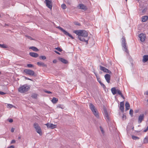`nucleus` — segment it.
<instances>
[{
    "label": "nucleus",
    "instance_id": "nucleus-1",
    "mask_svg": "<svg viewBox=\"0 0 148 148\" xmlns=\"http://www.w3.org/2000/svg\"><path fill=\"white\" fill-rule=\"evenodd\" d=\"M30 86L27 84H24L20 86L18 88V91L21 93H25L28 91L30 89Z\"/></svg>",
    "mask_w": 148,
    "mask_h": 148
},
{
    "label": "nucleus",
    "instance_id": "nucleus-2",
    "mask_svg": "<svg viewBox=\"0 0 148 148\" xmlns=\"http://www.w3.org/2000/svg\"><path fill=\"white\" fill-rule=\"evenodd\" d=\"M90 108L94 115L97 118H99V115L97 110L96 109L95 106L92 103L89 104Z\"/></svg>",
    "mask_w": 148,
    "mask_h": 148
},
{
    "label": "nucleus",
    "instance_id": "nucleus-3",
    "mask_svg": "<svg viewBox=\"0 0 148 148\" xmlns=\"http://www.w3.org/2000/svg\"><path fill=\"white\" fill-rule=\"evenodd\" d=\"M34 127L36 130V132L39 134L40 135H42V133L40 127L36 123H35L34 124Z\"/></svg>",
    "mask_w": 148,
    "mask_h": 148
},
{
    "label": "nucleus",
    "instance_id": "nucleus-4",
    "mask_svg": "<svg viewBox=\"0 0 148 148\" xmlns=\"http://www.w3.org/2000/svg\"><path fill=\"white\" fill-rule=\"evenodd\" d=\"M122 46L124 49V51L127 53H128V51L126 46V41L125 38L123 36L122 38Z\"/></svg>",
    "mask_w": 148,
    "mask_h": 148
},
{
    "label": "nucleus",
    "instance_id": "nucleus-5",
    "mask_svg": "<svg viewBox=\"0 0 148 148\" xmlns=\"http://www.w3.org/2000/svg\"><path fill=\"white\" fill-rule=\"evenodd\" d=\"M23 72L27 75L34 76H36V74H35L34 71L30 69H25L24 70Z\"/></svg>",
    "mask_w": 148,
    "mask_h": 148
},
{
    "label": "nucleus",
    "instance_id": "nucleus-6",
    "mask_svg": "<svg viewBox=\"0 0 148 148\" xmlns=\"http://www.w3.org/2000/svg\"><path fill=\"white\" fill-rule=\"evenodd\" d=\"M47 6L50 10L52 9V2L51 0H46L45 1Z\"/></svg>",
    "mask_w": 148,
    "mask_h": 148
},
{
    "label": "nucleus",
    "instance_id": "nucleus-7",
    "mask_svg": "<svg viewBox=\"0 0 148 148\" xmlns=\"http://www.w3.org/2000/svg\"><path fill=\"white\" fill-rule=\"evenodd\" d=\"M103 110L104 113V116L107 119V122H108L110 121V119L108 116V113L107 112L106 109L105 107H103Z\"/></svg>",
    "mask_w": 148,
    "mask_h": 148
},
{
    "label": "nucleus",
    "instance_id": "nucleus-8",
    "mask_svg": "<svg viewBox=\"0 0 148 148\" xmlns=\"http://www.w3.org/2000/svg\"><path fill=\"white\" fill-rule=\"evenodd\" d=\"M78 38L82 41L85 42L87 44L88 43V41L89 40V37H84L81 36H79Z\"/></svg>",
    "mask_w": 148,
    "mask_h": 148
},
{
    "label": "nucleus",
    "instance_id": "nucleus-9",
    "mask_svg": "<svg viewBox=\"0 0 148 148\" xmlns=\"http://www.w3.org/2000/svg\"><path fill=\"white\" fill-rule=\"evenodd\" d=\"M99 67L100 70L104 72L108 73L110 74L111 73V72L110 71L108 70V69L106 68L105 67H104L101 65L99 66Z\"/></svg>",
    "mask_w": 148,
    "mask_h": 148
},
{
    "label": "nucleus",
    "instance_id": "nucleus-10",
    "mask_svg": "<svg viewBox=\"0 0 148 148\" xmlns=\"http://www.w3.org/2000/svg\"><path fill=\"white\" fill-rule=\"evenodd\" d=\"M48 128H51V129H53L56 128V125H54L52 123H48L45 124Z\"/></svg>",
    "mask_w": 148,
    "mask_h": 148
},
{
    "label": "nucleus",
    "instance_id": "nucleus-11",
    "mask_svg": "<svg viewBox=\"0 0 148 148\" xmlns=\"http://www.w3.org/2000/svg\"><path fill=\"white\" fill-rule=\"evenodd\" d=\"M79 9L84 10H86L87 9V7L86 6L82 4H79L78 6Z\"/></svg>",
    "mask_w": 148,
    "mask_h": 148
},
{
    "label": "nucleus",
    "instance_id": "nucleus-12",
    "mask_svg": "<svg viewBox=\"0 0 148 148\" xmlns=\"http://www.w3.org/2000/svg\"><path fill=\"white\" fill-rule=\"evenodd\" d=\"M140 38V40L143 42L145 41V35L143 34H141L138 36Z\"/></svg>",
    "mask_w": 148,
    "mask_h": 148
},
{
    "label": "nucleus",
    "instance_id": "nucleus-13",
    "mask_svg": "<svg viewBox=\"0 0 148 148\" xmlns=\"http://www.w3.org/2000/svg\"><path fill=\"white\" fill-rule=\"evenodd\" d=\"M81 34L80 35V36L84 37H88V33L85 30H82L81 31Z\"/></svg>",
    "mask_w": 148,
    "mask_h": 148
},
{
    "label": "nucleus",
    "instance_id": "nucleus-14",
    "mask_svg": "<svg viewBox=\"0 0 148 148\" xmlns=\"http://www.w3.org/2000/svg\"><path fill=\"white\" fill-rule=\"evenodd\" d=\"M124 103L123 101L121 102L120 103L119 109L122 113L124 112Z\"/></svg>",
    "mask_w": 148,
    "mask_h": 148
},
{
    "label": "nucleus",
    "instance_id": "nucleus-15",
    "mask_svg": "<svg viewBox=\"0 0 148 148\" xmlns=\"http://www.w3.org/2000/svg\"><path fill=\"white\" fill-rule=\"evenodd\" d=\"M144 118V114H142L139 116L138 119V123H140L143 119Z\"/></svg>",
    "mask_w": 148,
    "mask_h": 148
},
{
    "label": "nucleus",
    "instance_id": "nucleus-16",
    "mask_svg": "<svg viewBox=\"0 0 148 148\" xmlns=\"http://www.w3.org/2000/svg\"><path fill=\"white\" fill-rule=\"evenodd\" d=\"M105 78L108 83L110 82V76L109 74H107L105 75Z\"/></svg>",
    "mask_w": 148,
    "mask_h": 148
},
{
    "label": "nucleus",
    "instance_id": "nucleus-17",
    "mask_svg": "<svg viewBox=\"0 0 148 148\" xmlns=\"http://www.w3.org/2000/svg\"><path fill=\"white\" fill-rule=\"evenodd\" d=\"M29 55L35 58L37 57L38 56V55L37 53L34 52H30Z\"/></svg>",
    "mask_w": 148,
    "mask_h": 148
},
{
    "label": "nucleus",
    "instance_id": "nucleus-18",
    "mask_svg": "<svg viewBox=\"0 0 148 148\" xmlns=\"http://www.w3.org/2000/svg\"><path fill=\"white\" fill-rule=\"evenodd\" d=\"M82 30H76L74 31L73 32L77 35H78V38L80 36V34H81Z\"/></svg>",
    "mask_w": 148,
    "mask_h": 148
},
{
    "label": "nucleus",
    "instance_id": "nucleus-19",
    "mask_svg": "<svg viewBox=\"0 0 148 148\" xmlns=\"http://www.w3.org/2000/svg\"><path fill=\"white\" fill-rule=\"evenodd\" d=\"M148 60V55H145L143 56V62H145Z\"/></svg>",
    "mask_w": 148,
    "mask_h": 148
},
{
    "label": "nucleus",
    "instance_id": "nucleus-20",
    "mask_svg": "<svg viewBox=\"0 0 148 148\" xmlns=\"http://www.w3.org/2000/svg\"><path fill=\"white\" fill-rule=\"evenodd\" d=\"M59 60L63 63L65 64H66L68 63V62L66 60L62 58H59Z\"/></svg>",
    "mask_w": 148,
    "mask_h": 148
},
{
    "label": "nucleus",
    "instance_id": "nucleus-21",
    "mask_svg": "<svg viewBox=\"0 0 148 148\" xmlns=\"http://www.w3.org/2000/svg\"><path fill=\"white\" fill-rule=\"evenodd\" d=\"M117 90L116 89L115 87L112 88L111 89V92L113 95H115L117 93Z\"/></svg>",
    "mask_w": 148,
    "mask_h": 148
},
{
    "label": "nucleus",
    "instance_id": "nucleus-22",
    "mask_svg": "<svg viewBox=\"0 0 148 148\" xmlns=\"http://www.w3.org/2000/svg\"><path fill=\"white\" fill-rule=\"evenodd\" d=\"M125 109L126 111L128 110L130 108V105L129 103L127 102H126L125 104Z\"/></svg>",
    "mask_w": 148,
    "mask_h": 148
},
{
    "label": "nucleus",
    "instance_id": "nucleus-23",
    "mask_svg": "<svg viewBox=\"0 0 148 148\" xmlns=\"http://www.w3.org/2000/svg\"><path fill=\"white\" fill-rule=\"evenodd\" d=\"M29 49H32L33 51L36 52H37L39 51L38 49L37 48L34 46L30 47L29 48Z\"/></svg>",
    "mask_w": 148,
    "mask_h": 148
},
{
    "label": "nucleus",
    "instance_id": "nucleus-24",
    "mask_svg": "<svg viewBox=\"0 0 148 148\" xmlns=\"http://www.w3.org/2000/svg\"><path fill=\"white\" fill-rule=\"evenodd\" d=\"M97 80L99 82V83L103 87V88L104 89H105L106 88V86L105 85L103 84L101 82V80L100 79H99L98 78H97Z\"/></svg>",
    "mask_w": 148,
    "mask_h": 148
},
{
    "label": "nucleus",
    "instance_id": "nucleus-25",
    "mask_svg": "<svg viewBox=\"0 0 148 148\" xmlns=\"http://www.w3.org/2000/svg\"><path fill=\"white\" fill-rule=\"evenodd\" d=\"M117 93L123 99H125V97L122 93L121 91L119 90L118 89Z\"/></svg>",
    "mask_w": 148,
    "mask_h": 148
},
{
    "label": "nucleus",
    "instance_id": "nucleus-26",
    "mask_svg": "<svg viewBox=\"0 0 148 148\" xmlns=\"http://www.w3.org/2000/svg\"><path fill=\"white\" fill-rule=\"evenodd\" d=\"M148 19V17L147 16H143L142 19V21L143 22H146Z\"/></svg>",
    "mask_w": 148,
    "mask_h": 148
},
{
    "label": "nucleus",
    "instance_id": "nucleus-27",
    "mask_svg": "<svg viewBox=\"0 0 148 148\" xmlns=\"http://www.w3.org/2000/svg\"><path fill=\"white\" fill-rule=\"evenodd\" d=\"M64 34L66 36H69L72 39H73L74 38V37H73V36L71 34H70L68 32H67L66 31Z\"/></svg>",
    "mask_w": 148,
    "mask_h": 148
},
{
    "label": "nucleus",
    "instance_id": "nucleus-28",
    "mask_svg": "<svg viewBox=\"0 0 148 148\" xmlns=\"http://www.w3.org/2000/svg\"><path fill=\"white\" fill-rule=\"evenodd\" d=\"M58 99L56 98L53 97L51 100L52 102L53 103H56L58 101Z\"/></svg>",
    "mask_w": 148,
    "mask_h": 148
},
{
    "label": "nucleus",
    "instance_id": "nucleus-29",
    "mask_svg": "<svg viewBox=\"0 0 148 148\" xmlns=\"http://www.w3.org/2000/svg\"><path fill=\"white\" fill-rule=\"evenodd\" d=\"M37 64L39 66H46L44 63L42 62H38L37 63Z\"/></svg>",
    "mask_w": 148,
    "mask_h": 148
},
{
    "label": "nucleus",
    "instance_id": "nucleus-30",
    "mask_svg": "<svg viewBox=\"0 0 148 148\" xmlns=\"http://www.w3.org/2000/svg\"><path fill=\"white\" fill-rule=\"evenodd\" d=\"M57 28L58 29H59L64 34L66 31L64 29L62 28L60 26L58 27H57Z\"/></svg>",
    "mask_w": 148,
    "mask_h": 148
},
{
    "label": "nucleus",
    "instance_id": "nucleus-31",
    "mask_svg": "<svg viewBox=\"0 0 148 148\" xmlns=\"http://www.w3.org/2000/svg\"><path fill=\"white\" fill-rule=\"evenodd\" d=\"M31 97L33 98L36 99L37 97V95L36 94L33 93L32 94Z\"/></svg>",
    "mask_w": 148,
    "mask_h": 148
},
{
    "label": "nucleus",
    "instance_id": "nucleus-32",
    "mask_svg": "<svg viewBox=\"0 0 148 148\" xmlns=\"http://www.w3.org/2000/svg\"><path fill=\"white\" fill-rule=\"evenodd\" d=\"M132 137L133 139L134 140L139 139V138L138 137L134 135L132 136Z\"/></svg>",
    "mask_w": 148,
    "mask_h": 148
},
{
    "label": "nucleus",
    "instance_id": "nucleus-33",
    "mask_svg": "<svg viewBox=\"0 0 148 148\" xmlns=\"http://www.w3.org/2000/svg\"><path fill=\"white\" fill-rule=\"evenodd\" d=\"M57 108H61L62 109L64 108V106L62 105L59 104L57 106Z\"/></svg>",
    "mask_w": 148,
    "mask_h": 148
},
{
    "label": "nucleus",
    "instance_id": "nucleus-34",
    "mask_svg": "<svg viewBox=\"0 0 148 148\" xmlns=\"http://www.w3.org/2000/svg\"><path fill=\"white\" fill-rule=\"evenodd\" d=\"M40 59H41L43 60H45L46 59V57L44 56H41L39 57Z\"/></svg>",
    "mask_w": 148,
    "mask_h": 148
},
{
    "label": "nucleus",
    "instance_id": "nucleus-35",
    "mask_svg": "<svg viewBox=\"0 0 148 148\" xmlns=\"http://www.w3.org/2000/svg\"><path fill=\"white\" fill-rule=\"evenodd\" d=\"M61 8L63 9H65L66 8V6L65 4H63L61 5Z\"/></svg>",
    "mask_w": 148,
    "mask_h": 148
},
{
    "label": "nucleus",
    "instance_id": "nucleus-36",
    "mask_svg": "<svg viewBox=\"0 0 148 148\" xmlns=\"http://www.w3.org/2000/svg\"><path fill=\"white\" fill-rule=\"evenodd\" d=\"M144 143H148V137H146L144 139Z\"/></svg>",
    "mask_w": 148,
    "mask_h": 148
},
{
    "label": "nucleus",
    "instance_id": "nucleus-37",
    "mask_svg": "<svg viewBox=\"0 0 148 148\" xmlns=\"http://www.w3.org/2000/svg\"><path fill=\"white\" fill-rule=\"evenodd\" d=\"M0 47L2 48H6L7 46L4 44H0Z\"/></svg>",
    "mask_w": 148,
    "mask_h": 148
},
{
    "label": "nucleus",
    "instance_id": "nucleus-38",
    "mask_svg": "<svg viewBox=\"0 0 148 148\" xmlns=\"http://www.w3.org/2000/svg\"><path fill=\"white\" fill-rule=\"evenodd\" d=\"M133 111L132 109H130V115L132 117L133 116Z\"/></svg>",
    "mask_w": 148,
    "mask_h": 148
},
{
    "label": "nucleus",
    "instance_id": "nucleus-39",
    "mask_svg": "<svg viewBox=\"0 0 148 148\" xmlns=\"http://www.w3.org/2000/svg\"><path fill=\"white\" fill-rule=\"evenodd\" d=\"M55 49L60 52H61L62 51V49L59 47L56 48Z\"/></svg>",
    "mask_w": 148,
    "mask_h": 148
},
{
    "label": "nucleus",
    "instance_id": "nucleus-40",
    "mask_svg": "<svg viewBox=\"0 0 148 148\" xmlns=\"http://www.w3.org/2000/svg\"><path fill=\"white\" fill-rule=\"evenodd\" d=\"M27 67L29 68H32L34 66L33 64H28L27 65Z\"/></svg>",
    "mask_w": 148,
    "mask_h": 148
},
{
    "label": "nucleus",
    "instance_id": "nucleus-41",
    "mask_svg": "<svg viewBox=\"0 0 148 148\" xmlns=\"http://www.w3.org/2000/svg\"><path fill=\"white\" fill-rule=\"evenodd\" d=\"M66 2L69 5H70L71 3V0H66Z\"/></svg>",
    "mask_w": 148,
    "mask_h": 148
},
{
    "label": "nucleus",
    "instance_id": "nucleus-42",
    "mask_svg": "<svg viewBox=\"0 0 148 148\" xmlns=\"http://www.w3.org/2000/svg\"><path fill=\"white\" fill-rule=\"evenodd\" d=\"M100 130L101 131V132L103 134L104 133V132L103 131V128H102V127H101L100 126Z\"/></svg>",
    "mask_w": 148,
    "mask_h": 148
},
{
    "label": "nucleus",
    "instance_id": "nucleus-43",
    "mask_svg": "<svg viewBox=\"0 0 148 148\" xmlns=\"http://www.w3.org/2000/svg\"><path fill=\"white\" fill-rule=\"evenodd\" d=\"M122 119L123 120H125L126 119V116L125 115H124L123 114V115L122 116Z\"/></svg>",
    "mask_w": 148,
    "mask_h": 148
},
{
    "label": "nucleus",
    "instance_id": "nucleus-44",
    "mask_svg": "<svg viewBox=\"0 0 148 148\" xmlns=\"http://www.w3.org/2000/svg\"><path fill=\"white\" fill-rule=\"evenodd\" d=\"M74 23V24L76 25H78V26L80 25V24L78 22H75Z\"/></svg>",
    "mask_w": 148,
    "mask_h": 148
},
{
    "label": "nucleus",
    "instance_id": "nucleus-45",
    "mask_svg": "<svg viewBox=\"0 0 148 148\" xmlns=\"http://www.w3.org/2000/svg\"><path fill=\"white\" fill-rule=\"evenodd\" d=\"M26 36L27 37L28 39H30L31 40H33V39L30 36Z\"/></svg>",
    "mask_w": 148,
    "mask_h": 148
},
{
    "label": "nucleus",
    "instance_id": "nucleus-46",
    "mask_svg": "<svg viewBox=\"0 0 148 148\" xmlns=\"http://www.w3.org/2000/svg\"><path fill=\"white\" fill-rule=\"evenodd\" d=\"M23 77H24L26 79L32 81V79H30L28 77H27L25 76H23Z\"/></svg>",
    "mask_w": 148,
    "mask_h": 148
},
{
    "label": "nucleus",
    "instance_id": "nucleus-47",
    "mask_svg": "<svg viewBox=\"0 0 148 148\" xmlns=\"http://www.w3.org/2000/svg\"><path fill=\"white\" fill-rule=\"evenodd\" d=\"M8 106L10 108H12L13 107V105L11 104H8Z\"/></svg>",
    "mask_w": 148,
    "mask_h": 148
},
{
    "label": "nucleus",
    "instance_id": "nucleus-48",
    "mask_svg": "<svg viewBox=\"0 0 148 148\" xmlns=\"http://www.w3.org/2000/svg\"><path fill=\"white\" fill-rule=\"evenodd\" d=\"M6 94L5 93L2 91H0V95H3Z\"/></svg>",
    "mask_w": 148,
    "mask_h": 148
},
{
    "label": "nucleus",
    "instance_id": "nucleus-49",
    "mask_svg": "<svg viewBox=\"0 0 148 148\" xmlns=\"http://www.w3.org/2000/svg\"><path fill=\"white\" fill-rule=\"evenodd\" d=\"M148 130V126L144 130H143V132H146Z\"/></svg>",
    "mask_w": 148,
    "mask_h": 148
},
{
    "label": "nucleus",
    "instance_id": "nucleus-50",
    "mask_svg": "<svg viewBox=\"0 0 148 148\" xmlns=\"http://www.w3.org/2000/svg\"><path fill=\"white\" fill-rule=\"evenodd\" d=\"M44 91L45 92L48 93V94H50V93H52L50 91H47V90H45Z\"/></svg>",
    "mask_w": 148,
    "mask_h": 148
},
{
    "label": "nucleus",
    "instance_id": "nucleus-51",
    "mask_svg": "<svg viewBox=\"0 0 148 148\" xmlns=\"http://www.w3.org/2000/svg\"><path fill=\"white\" fill-rule=\"evenodd\" d=\"M8 121L10 123H12L13 122V120L12 119H9Z\"/></svg>",
    "mask_w": 148,
    "mask_h": 148
},
{
    "label": "nucleus",
    "instance_id": "nucleus-52",
    "mask_svg": "<svg viewBox=\"0 0 148 148\" xmlns=\"http://www.w3.org/2000/svg\"><path fill=\"white\" fill-rule=\"evenodd\" d=\"M15 140H12L11 142V144H13L15 143Z\"/></svg>",
    "mask_w": 148,
    "mask_h": 148
},
{
    "label": "nucleus",
    "instance_id": "nucleus-53",
    "mask_svg": "<svg viewBox=\"0 0 148 148\" xmlns=\"http://www.w3.org/2000/svg\"><path fill=\"white\" fill-rule=\"evenodd\" d=\"M7 148H14V147L13 145H11L8 147Z\"/></svg>",
    "mask_w": 148,
    "mask_h": 148
},
{
    "label": "nucleus",
    "instance_id": "nucleus-54",
    "mask_svg": "<svg viewBox=\"0 0 148 148\" xmlns=\"http://www.w3.org/2000/svg\"><path fill=\"white\" fill-rule=\"evenodd\" d=\"M53 62L54 63H56L57 62V61L56 60H54L53 61Z\"/></svg>",
    "mask_w": 148,
    "mask_h": 148
},
{
    "label": "nucleus",
    "instance_id": "nucleus-55",
    "mask_svg": "<svg viewBox=\"0 0 148 148\" xmlns=\"http://www.w3.org/2000/svg\"><path fill=\"white\" fill-rule=\"evenodd\" d=\"M14 128L12 127V128L11 131V132H14Z\"/></svg>",
    "mask_w": 148,
    "mask_h": 148
},
{
    "label": "nucleus",
    "instance_id": "nucleus-56",
    "mask_svg": "<svg viewBox=\"0 0 148 148\" xmlns=\"http://www.w3.org/2000/svg\"><path fill=\"white\" fill-rule=\"evenodd\" d=\"M54 52H55L57 54H58L59 55L60 54V53H59L58 52L56 51H54Z\"/></svg>",
    "mask_w": 148,
    "mask_h": 148
},
{
    "label": "nucleus",
    "instance_id": "nucleus-57",
    "mask_svg": "<svg viewBox=\"0 0 148 148\" xmlns=\"http://www.w3.org/2000/svg\"><path fill=\"white\" fill-rule=\"evenodd\" d=\"M139 111V110H136L134 111V112L135 113H137Z\"/></svg>",
    "mask_w": 148,
    "mask_h": 148
},
{
    "label": "nucleus",
    "instance_id": "nucleus-58",
    "mask_svg": "<svg viewBox=\"0 0 148 148\" xmlns=\"http://www.w3.org/2000/svg\"><path fill=\"white\" fill-rule=\"evenodd\" d=\"M145 94H146V95H148V90L146 91L145 93Z\"/></svg>",
    "mask_w": 148,
    "mask_h": 148
},
{
    "label": "nucleus",
    "instance_id": "nucleus-59",
    "mask_svg": "<svg viewBox=\"0 0 148 148\" xmlns=\"http://www.w3.org/2000/svg\"><path fill=\"white\" fill-rule=\"evenodd\" d=\"M21 136H19V137H18V139H21Z\"/></svg>",
    "mask_w": 148,
    "mask_h": 148
},
{
    "label": "nucleus",
    "instance_id": "nucleus-60",
    "mask_svg": "<svg viewBox=\"0 0 148 148\" xmlns=\"http://www.w3.org/2000/svg\"><path fill=\"white\" fill-rule=\"evenodd\" d=\"M95 73V75H96V77H97V78H98V77H97V74H96V73Z\"/></svg>",
    "mask_w": 148,
    "mask_h": 148
},
{
    "label": "nucleus",
    "instance_id": "nucleus-61",
    "mask_svg": "<svg viewBox=\"0 0 148 148\" xmlns=\"http://www.w3.org/2000/svg\"><path fill=\"white\" fill-rule=\"evenodd\" d=\"M5 25H8V24H5Z\"/></svg>",
    "mask_w": 148,
    "mask_h": 148
},
{
    "label": "nucleus",
    "instance_id": "nucleus-62",
    "mask_svg": "<svg viewBox=\"0 0 148 148\" xmlns=\"http://www.w3.org/2000/svg\"><path fill=\"white\" fill-rule=\"evenodd\" d=\"M147 102H148V99H147Z\"/></svg>",
    "mask_w": 148,
    "mask_h": 148
},
{
    "label": "nucleus",
    "instance_id": "nucleus-63",
    "mask_svg": "<svg viewBox=\"0 0 148 148\" xmlns=\"http://www.w3.org/2000/svg\"><path fill=\"white\" fill-rule=\"evenodd\" d=\"M134 127H133V128H132V129L133 130V129H134Z\"/></svg>",
    "mask_w": 148,
    "mask_h": 148
},
{
    "label": "nucleus",
    "instance_id": "nucleus-64",
    "mask_svg": "<svg viewBox=\"0 0 148 148\" xmlns=\"http://www.w3.org/2000/svg\"><path fill=\"white\" fill-rule=\"evenodd\" d=\"M1 74V72L0 71V74Z\"/></svg>",
    "mask_w": 148,
    "mask_h": 148
}]
</instances>
